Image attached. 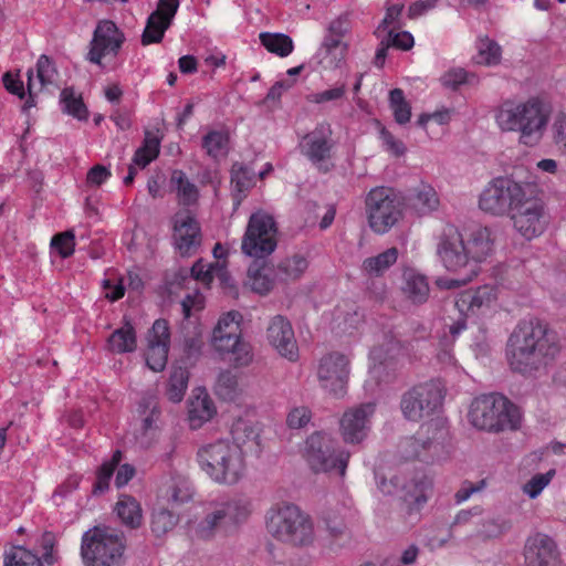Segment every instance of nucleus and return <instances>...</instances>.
Returning <instances> with one entry per match:
<instances>
[{
  "label": "nucleus",
  "mask_w": 566,
  "mask_h": 566,
  "mask_svg": "<svg viewBox=\"0 0 566 566\" xmlns=\"http://www.w3.org/2000/svg\"><path fill=\"white\" fill-rule=\"evenodd\" d=\"M559 353L558 337L538 318L521 321L509 337L506 358L510 368L531 376Z\"/></svg>",
  "instance_id": "nucleus-1"
},
{
  "label": "nucleus",
  "mask_w": 566,
  "mask_h": 566,
  "mask_svg": "<svg viewBox=\"0 0 566 566\" xmlns=\"http://www.w3.org/2000/svg\"><path fill=\"white\" fill-rule=\"evenodd\" d=\"M552 115L551 106L538 97L506 98L493 109L494 124L501 133H516L518 142L535 146L543 139Z\"/></svg>",
  "instance_id": "nucleus-2"
},
{
  "label": "nucleus",
  "mask_w": 566,
  "mask_h": 566,
  "mask_svg": "<svg viewBox=\"0 0 566 566\" xmlns=\"http://www.w3.org/2000/svg\"><path fill=\"white\" fill-rule=\"evenodd\" d=\"M196 463L201 473L217 485H237L247 474L245 450L229 438H218L199 446Z\"/></svg>",
  "instance_id": "nucleus-3"
},
{
  "label": "nucleus",
  "mask_w": 566,
  "mask_h": 566,
  "mask_svg": "<svg viewBox=\"0 0 566 566\" xmlns=\"http://www.w3.org/2000/svg\"><path fill=\"white\" fill-rule=\"evenodd\" d=\"M265 526L272 537L295 546L310 545L315 536L311 516L290 502L273 505L266 513Z\"/></svg>",
  "instance_id": "nucleus-4"
},
{
  "label": "nucleus",
  "mask_w": 566,
  "mask_h": 566,
  "mask_svg": "<svg viewBox=\"0 0 566 566\" xmlns=\"http://www.w3.org/2000/svg\"><path fill=\"white\" fill-rule=\"evenodd\" d=\"M468 419L479 430L499 432L515 430L521 421V412L503 395L489 394L472 401Z\"/></svg>",
  "instance_id": "nucleus-5"
},
{
  "label": "nucleus",
  "mask_w": 566,
  "mask_h": 566,
  "mask_svg": "<svg viewBox=\"0 0 566 566\" xmlns=\"http://www.w3.org/2000/svg\"><path fill=\"white\" fill-rule=\"evenodd\" d=\"M242 315L237 311L223 314L212 332L211 345L223 359L235 367H244L253 359L252 348L242 339Z\"/></svg>",
  "instance_id": "nucleus-6"
},
{
  "label": "nucleus",
  "mask_w": 566,
  "mask_h": 566,
  "mask_svg": "<svg viewBox=\"0 0 566 566\" xmlns=\"http://www.w3.org/2000/svg\"><path fill=\"white\" fill-rule=\"evenodd\" d=\"M302 455L312 471L335 473L343 478L350 453L332 434L314 432L305 441Z\"/></svg>",
  "instance_id": "nucleus-7"
},
{
  "label": "nucleus",
  "mask_w": 566,
  "mask_h": 566,
  "mask_svg": "<svg viewBox=\"0 0 566 566\" xmlns=\"http://www.w3.org/2000/svg\"><path fill=\"white\" fill-rule=\"evenodd\" d=\"M527 187L507 176L492 178L478 197V207L485 214L505 217L523 199Z\"/></svg>",
  "instance_id": "nucleus-8"
},
{
  "label": "nucleus",
  "mask_w": 566,
  "mask_h": 566,
  "mask_svg": "<svg viewBox=\"0 0 566 566\" xmlns=\"http://www.w3.org/2000/svg\"><path fill=\"white\" fill-rule=\"evenodd\" d=\"M122 536L106 528L95 527L84 534L82 556L86 566H123Z\"/></svg>",
  "instance_id": "nucleus-9"
},
{
  "label": "nucleus",
  "mask_w": 566,
  "mask_h": 566,
  "mask_svg": "<svg viewBox=\"0 0 566 566\" xmlns=\"http://www.w3.org/2000/svg\"><path fill=\"white\" fill-rule=\"evenodd\" d=\"M277 245V227L272 214L258 210L251 214L242 238V252L262 259L274 252Z\"/></svg>",
  "instance_id": "nucleus-10"
},
{
  "label": "nucleus",
  "mask_w": 566,
  "mask_h": 566,
  "mask_svg": "<svg viewBox=\"0 0 566 566\" xmlns=\"http://www.w3.org/2000/svg\"><path fill=\"white\" fill-rule=\"evenodd\" d=\"M509 216L515 232L527 241L541 237L549 224L543 200L530 193L528 189Z\"/></svg>",
  "instance_id": "nucleus-11"
},
{
  "label": "nucleus",
  "mask_w": 566,
  "mask_h": 566,
  "mask_svg": "<svg viewBox=\"0 0 566 566\" xmlns=\"http://www.w3.org/2000/svg\"><path fill=\"white\" fill-rule=\"evenodd\" d=\"M366 214L370 229L384 234L391 229L401 216L395 191L388 187H375L366 196Z\"/></svg>",
  "instance_id": "nucleus-12"
},
{
  "label": "nucleus",
  "mask_w": 566,
  "mask_h": 566,
  "mask_svg": "<svg viewBox=\"0 0 566 566\" xmlns=\"http://www.w3.org/2000/svg\"><path fill=\"white\" fill-rule=\"evenodd\" d=\"M442 400L440 384L431 380L406 391L401 397L400 408L406 419L420 421L431 417L441 407Z\"/></svg>",
  "instance_id": "nucleus-13"
},
{
  "label": "nucleus",
  "mask_w": 566,
  "mask_h": 566,
  "mask_svg": "<svg viewBox=\"0 0 566 566\" xmlns=\"http://www.w3.org/2000/svg\"><path fill=\"white\" fill-rule=\"evenodd\" d=\"M437 240V256L448 272L471 273L472 269L476 270L458 228L446 226Z\"/></svg>",
  "instance_id": "nucleus-14"
},
{
  "label": "nucleus",
  "mask_w": 566,
  "mask_h": 566,
  "mask_svg": "<svg viewBox=\"0 0 566 566\" xmlns=\"http://www.w3.org/2000/svg\"><path fill=\"white\" fill-rule=\"evenodd\" d=\"M499 297L500 289L497 285L483 284L460 292L455 298V306L465 317L490 318L500 308Z\"/></svg>",
  "instance_id": "nucleus-15"
},
{
  "label": "nucleus",
  "mask_w": 566,
  "mask_h": 566,
  "mask_svg": "<svg viewBox=\"0 0 566 566\" xmlns=\"http://www.w3.org/2000/svg\"><path fill=\"white\" fill-rule=\"evenodd\" d=\"M350 363L352 357L340 352L323 355L316 369L319 386L335 397H343L347 391Z\"/></svg>",
  "instance_id": "nucleus-16"
},
{
  "label": "nucleus",
  "mask_w": 566,
  "mask_h": 566,
  "mask_svg": "<svg viewBox=\"0 0 566 566\" xmlns=\"http://www.w3.org/2000/svg\"><path fill=\"white\" fill-rule=\"evenodd\" d=\"M376 415L375 402L347 408L339 418V434L347 444H359L369 436Z\"/></svg>",
  "instance_id": "nucleus-17"
},
{
  "label": "nucleus",
  "mask_w": 566,
  "mask_h": 566,
  "mask_svg": "<svg viewBox=\"0 0 566 566\" xmlns=\"http://www.w3.org/2000/svg\"><path fill=\"white\" fill-rule=\"evenodd\" d=\"M124 41L123 32L113 21H99L90 43L87 60L93 64L103 66V60H113L117 56Z\"/></svg>",
  "instance_id": "nucleus-18"
},
{
  "label": "nucleus",
  "mask_w": 566,
  "mask_h": 566,
  "mask_svg": "<svg viewBox=\"0 0 566 566\" xmlns=\"http://www.w3.org/2000/svg\"><path fill=\"white\" fill-rule=\"evenodd\" d=\"M334 146L332 128L328 124H319L306 134L300 143L301 153L319 170L328 171L327 164Z\"/></svg>",
  "instance_id": "nucleus-19"
},
{
  "label": "nucleus",
  "mask_w": 566,
  "mask_h": 566,
  "mask_svg": "<svg viewBox=\"0 0 566 566\" xmlns=\"http://www.w3.org/2000/svg\"><path fill=\"white\" fill-rule=\"evenodd\" d=\"M524 563L525 566H565L556 542L543 533L527 537Z\"/></svg>",
  "instance_id": "nucleus-20"
},
{
  "label": "nucleus",
  "mask_w": 566,
  "mask_h": 566,
  "mask_svg": "<svg viewBox=\"0 0 566 566\" xmlns=\"http://www.w3.org/2000/svg\"><path fill=\"white\" fill-rule=\"evenodd\" d=\"M266 340L283 358L290 361L298 359V346L291 322L282 315L274 316L266 328Z\"/></svg>",
  "instance_id": "nucleus-21"
},
{
  "label": "nucleus",
  "mask_w": 566,
  "mask_h": 566,
  "mask_svg": "<svg viewBox=\"0 0 566 566\" xmlns=\"http://www.w3.org/2000/svg\"><path fill=\"white\" fill-rule=\"evenodd\" d=\"M146 364L154 371H161L168 360L170 333L167 321L157 319L147 335Z\"/></svg>",
  "instance_id": "nucleus-22"
},
{
  "label": "nucleus",
  "mask_w": 566,
  "mask_h": 566,
  "mask_svg": "<svg viewBox=\"0 0 566 566\" xmlns=\"http://www.w3.org/2000/svg\"><path fill=\"white\" fill-rule=\"evenodd\" d=\"M172 241L182 256L191 255L198 250L201 243L200 227L188 212H178L174 217Z\"/></svg>",
  "instance_id": "nucleus-23"
},
{
  "label": "nucleus",
  "mask_w": 566,
  "mask_h": 566,
  "mask_svg": "<svg viewBox=\"0 0 566 566\" xmlns=\"http://www.w3.org/2000/svg\"><path fill=\"white\" fill-rule=\"evenodd\" d=\"M179 0H159L157 9L148 17L142 35V43L149 45L159 43L166 30L170 27L177 10Z\"/></svg>",
  "instance_id": "nucleus-24"
},
{
  "label": "nucleus",
  "mask_w": 566,
  "mask_h": 566,
  "mask_svg": "<svg viewBox=\"0 0 566 566\" xmlns=\"http://www.w3.org/2000/svg\"><path fill=\"white\" fill-rule=\"evenodd\" d=\"M122 452L116 450L112 458L105 461L97 471L96 482L93 488L94 493H103L109 488L111 480L116 471L115 485L120 489L128 484L135 476L136 469L129 463L120 464Z\"/></svg>",
  "instance_id": "nucleus-25"
},
{
  "label": "nucleus",
  "mask_w": 566,
  "mask_h": 566,
  "mask_svg": "<svg viewBox=\"0 0 566 566\" xmlns=\"http://www.w3.org/2000/svg\"><path fill=\"white\" fill-rule=\"evenodd\" d=\"M59 72L54 62L46 55H41L36 62L35 72L28 71V92L29 98L24 104V108H31L35 105L34 96L43 90L52 86L57 87Z\"/></svg>",
  "instance_id": "nucleus-26"
},
{
  "label": "nucleus",
  "mask_w": 566,
  "mask_h": 566,
  "mask_svg": "<svg viewBox=\"0 0 566 566\" xmlns=\"http://www.w3.org/2000/svg\"><path fill=\"white\" fill-rule=\"evenodd\" d=\"M216 415V405L206 388H195L187 402V421L189 428L191 430H198Z\"/></svg>",
  "instance_id": "nucleus-27"
},
{
  "label": "nucleus",
  "mask_w": 566,
  "mask_h": 566,
  "mask_svg": "<svg viewBox=\"0 0 566 566\" xmlns=\"http://www.w3.org/2000/svg\"><path fill=\"white\" fill-rule=\"evenodd\" d=\"M494 241L493 231L488 227L474 229L469 238L464 240L468 253L475 269H480V264L493 254Z\"/></svg>",
  "instance_id": "nucleus-28"
},
{
  "label": "nucleus",
  "mask_w": 566,
  "mask_h": 566,
  "mask_svg": "<svg viewBox=\"0 0 566 566\" xmlns=\"http://www.w3.org/2000/svg\"><path fill=\"white\" fill-rule=\"evenodd\" d=\"M348 44L333 36H325L313 60L323 70L340 69L346 61Z\"/></svg>",
  "instance_id": "nucleus-29"
},
{
  "label": "nucleus",
  "mask_w": 566,
  "mask_h": 566,
  "mask_svg": "<svg viewBox=\"0 0 566 566\" xmlns=\"http://www.w3.org/2000/svg\"><path fill=\"white\" fill-rule=\"evenodd\" d=\"M120 522L129 528H138L143 524L144 515L140 503L132 495L122 494L114 509Z\"/></svg>",
  "instance_id": "nucleus-30"
},
{
  "label": "nucleus",
  "mask_w": 566,
  "mask_h": 566,
  "mask_svg": "<svg viewBox=\"0 0 566 566\" xmlns=\"http://www.w3.org/2000/svg\"><path fill=\"white\" fill-rule=\"evenodd\" d=\"M191 275L196 281L209 286L213 280H218L223 287L230 286V275L223 264L219 261L206 264L201 260L196 262L191 268Z\"/></svg>",
  "instance_id": "nucleus-31"
},
{
  "label": "nucleus",
  "mask_w": 566,
  "mask_h": 566,
  "mask_svg": "<svg viewBox=\"0 0 566 566\" xmlns=\"http://www.w3.org/2000/svg\"><path fill=\"white\" fill-rule=\"evenodd\" d=\"M160 493L164 499L172 504L188 502L192 497L189 482L181 475H169L164 478L160 485Z\"/></svg>",
  "instance_id": "nucleus-32"
},
{
  "label": "nucleus",
  "mask_w": 566,
  "mask_h": 566,
  "mask_svg": "<svg viewBox=\"0 0 566 566\" xmlns=\"http://www.w3.org/2000/svg\"><path fill=\"white\" fill-rule=\"evenodd\" d=\"M170 188L176 193L178 202L182 206H193L199 199L198 187L180 169L171 171Z\"/></svg>",
  "instance_id": "nucleus-33"
},
{
  "label": "nucleus",
  "mask_w": 566,
  "mask_h": 566,
  "mask_svg": "<svg viewBox=\"0 0 566 566\" xmlns=\"http://www.w3.org/2000/svg\"><path fill=\"white\" fill-rule=\"evenodd\" d=\"M402 291L412 303H423L429 296L427 277L413 269L403 272Z\"/></svg>",
  "instance_id": "nucleus-34"
},
{
  "label": "nucleus",
  "mask_w": 566,
  "mask_h": 566,
  "mask_svg": "<svg viewBox=\"0 0 566 566\" xmlns=\"http://www.w3.org/2000/svg\"><path fill=\"white\" fill-rule=\"evenodd\" d=\"M398 249L389 248L377 255L366 258L361 264V271L370 277H379L385 274L398 260Z\"/></svg>",
  "instance_id": "nucleus-35"
},
{
  "label": "nucleus",
  "mask_w": 566,
  "mask_h": 566,
  "mask_svg": "<svg viewBox=\"0 0 566 566\" xmlns=\"http://www.w3.org/2000/svg\"><path fill=\"white\" fill-rule=\"evenodd\" d=\"M475 51L472 61L478 65L495 66L501 62L502 49L496 41L489 36H479L476 39Z\"/></svg>",
  "instance_id": "nucleus-36"
},
{
  "label": "nucleus",
  "mask_w": 566,
  "mask_h": 566,
  "mask_svg": "<svg viewBox=\"0 0 566 566\" xmlns=\"http://www.w3.org/2000/svg\"><path fill=\"white\" fill-rule=\"evenodd\" d=\"M410 203L418 214L426 216L438 209L440 200L431 185L421 184L415 189Z\"/></svg>",
  "instance_id": "nucleus-37"
},
{
  "label": "nucleus",
  "mask_w": 566,
  "mask_h": 566,
  "mask_svg": "<svg viewBox=\"0 0 566 566\" xmlns=\"http://www.w3.org/2000/svg\"><path fill=\"white\" fill-rule=\"evenodd\" d=\"M107 347L115 354L133 353L137 347V337L133 325L126 323L115 329L107 339Z\"/></svg>",
  "instance_id": "nucleus-38"
},
{
  "label": "nucleus",
  "mask_w": 566,
  "mask_h": 566,
  "mask_svg": "<svg viewBox=\"0 0 566 566\" xmlns=\"http://www.w3.org/2000/svg\"><path fill=\"white\" fill-rule=\"evenodd\" d=\"M223 514V511L216 507L202 521L189 526L190 536L197 539L212 538L221 526L227 525L222 518Z\"/></svg>",
  "instance_id": "nucleus-39"
},
{
  "label": "nucleus",
  "mask_w": 566,
  "mask_h": 566,
  "mask_svg": "<svg viewBox=\"0 0 566 566\" xmlns=\"http://www.w3.org/2000/svg\"><path fill=\"white\" fill-rule=\"evenodd\" d=\"M247 283L254 292L266 294L274 286L273 270L254 262L248 270Z\"/></svg>",
  "instance_id": "nucleus-40"
},
{
  "label": "nucleus",
  "mask_w": 566,
  "mask_h": 566,
  "mask_svg": "<svg viewBox=\"0 0 566 566\" xmlns=\"http://www.w3.org/2000/svg\"><path fill=\"white\" fill-rule=\"evenodd\" d=\"M223 511L222 518L226 524H239L244 522L252 512V503L248 499H233L227 503H222L217 507Z\"/></svg>",
  "instance_id": "nucleus-41"
},
{
  "label": "nucleus",
  "mask_w": 566,
  "mask_h": 566,
  "mask_svg": "<svg viewBox=\"0 0 566 566\" xmlns=\"http://www.w3.org/2000/svg\"><path fill=\"white\" fill-rule=\"evenodd\" d=\"M401 489L406 502L421 505L428 499L431 481L424 474H417L409 483L402 484Z\"/></svg>",
  "instance_id": "nucleus-42"
},
{
  "label": "nucleus",
  "mask_w": 566,
  "mask_h": 566,
  "mask_svg": "<svg viewBox=\"0 0 566 566\" xmlns=\"http://www.w3.org/2000/svg\"><path fill=\"white\" fill-rule=\"evenodd\" d=\"M261 44L271 53L286 57L294 50V43L291 36L284 33L262 32L259 35Z\"/></svg>",
  "instance_id": "nucleus-43"
},
{
  "label": "nucleus",
  "mask_w": 566,
  "mask_h": 566,
  "mask_svg": "<svg viewBox=\"0 0 566 566\" xmlns=\"http://www.w3.org/2000/svg\"><path fill=\"white\" fill-rule=\"evenodd\" d=\"M308 261L302 254H294L277 264V274L283 281H296L307 270Z\"/></svg>",
  "instance_id": "nucleus-44"
},
{
  "label": "nucleus",
  "mask_w": 566,
  "mask_h": 566,
  "mask_svg": "<svg viewBox=\"0 0 566 566\" xmlns=\"http://www.w3.org/2000/svg\"><path fill=\"white\" fill-rule=\"evenodd\" d=\"M159 151V138L147 132L143 145L134 154L133 164L143 169L158 157Z\"/></svg>",
  "instance_id": "nucleus-45"
},
{
  "label": "nucleus",
  "mask_w": 566,
  "mask_h": 566,
  "mask_svg": "<svg viewBox=\"0 0 566 566\" xmlns=\"http://www.w3.org/2000/svg\"><path fill=\"white\" fill-rule=\"evenodd\" d=\"M60 103L62 105V109L69 115L77 118L78 120L87 119L88 111L83 103L82 96L76 94L74 88L65 87L62 90Z\"/></svg>",
  "instance_id": "nucleus-46"
},
{
  "label": "nucleus",
  "mask_w": 566,
  "mask_h": 566,
  "mask_svg": "<svg viewBox=\"0 0 566 566\" xmlns=\"http://www.w3.org/2000/svg\"><path fill=\"white\" fill-rule=\"evenodd\" d=\"M189 373L184 367H175L171 370L166 395L171 402H180L188 388Z\"/></svg>",
  "instance_id": "nucleus-47"
},
{
  "label": "nucleus",
  "mask_w": 566,
  "mask_h": 566,
  "mask_svg": "<svg viewBox=\"0 0 566 566\" xmlns=\"http://www.w3.org/2000/svg\"><path fill=\"white\" fill-rule=\"evenodd\" d=\"M389 108L397 124L405 125L410 122L411 105L406 99L402 90L394 88L389 92Z\"/></svg>",
  "instance_id": "nucleus-48"
},
{
  "label": "nucleus",
  "mask_w": 566,
  "mask_h": 566,
  "mask_svg": "<svg viewBox=\"0 0 566 566\" xmlns=\"http://www.w3.org/2000/svg\"><path fill=\"white\" fill-rule=\"evenodd\" d=\"M229 137L220 130H212L202 138V148L207 155L218 159L226 157L228 154Z\"/></svg>",
  "instance_id": "nucleus-49"
},
{
  "label": "nucleus",
  "mask_w": 566,
  "mask_h": 566,
  "mask_svg": "<svg viewBox=\"0 0 566 566\" xmlns=\"http://www.w3.org/2000/svg\"><path fill=\"white\" fill-rule=\"evenodd\" d=\"M258 438V427L251 421L239 419L232 424L231 437L229 439L234 442H238L240 446H242V449L244 450V447L248 443L256 442Z\"/></svg>",
  "instance_id": "nucleus-50"
},
{
  "label": "nucleus",
  "mask_w": 566,
  "mask_h": 566,
  "mask_svg": "<svg viewBox=\"0 0 566 566\" xmlns=\"http://www.w3.org/2000/svg\"><path fill=\"white\" fill-rule=\"evenodd\" d=\"M441 84L444 87L455 90L462 84H475L479 77L474 73H469L462 67H453L448 70L441 77Z\"/></svg>",
  "instance_id": "nucleus-51"
},
{
  "label": "nucleus",
  "mask_w": 566,
  "mask_h": 566,
  "mask_svg": "<svg viewBox=\"0 0 566 566\" xmlns=\"http://www.w3.org/2000/svg\"><path fill=\"white\" fill-rule=\"evenodd\" d=\"M178 522V517L166 509L155 510L151 515V531L156 536H161L171 531Z\"/></svg>",
  "instance_id": "nucleus-52"
},
{
  "label": "nucleus",
  "mask_w": 566,
  "mask_h": 566,
  "mask_svg": "<svg viewBox=\"0 0 566 566\" xmlns=\"http://www.w3.org/2000/svg\"><path fill=\"white\" fill-rule=\"evenodd\" d=\"M254 172L249 167L235 163L231 169V182L234 186V189L244 193L248 189H250L253 185Z\"/></svg>",
  "instance_id": "nucleus-53"
},
{
  "label": "nucleus",
  "mask_w": 566,
  "mask_h": 566,
  "mask_svg": "<svg viewBox=\"0 0 566 566\" xmlns=\"http://www.w3.org/2000/svg\"><path fill=\"white\" fill-rule=\"evenodd\" d=\"M4 566H43L41 558L31 551L18 546L13 548L11 555H8Z\"/></svg>",
  "instance_id": "nucleus-54"
},
{
  "label": "nucleus",
  "mask_w": 566,
  "mask_h": 566,
  "mask_svg": "<svg viewBox=\"0 0 566 566\" xmlns=\"http://www.w3.org/2000/svg\"><path fill=\"white\" fill-rule=\"evenodd\" d=\"M555 470L551 469L545 473L535 474L530 479L522 488L524 494L530 499H536L543 490L549 485L553 478L555 476Z\"/></svg>",
  "instance_id": "nucleus-55"
},
{
  "label": "nucleus",
  "mask_w": 566,
  "mask_h": 566,
  "mask_svg": "<svg viewBox=\"0 0 566 566\" xmlns=\"http://www.w3.org/2000/svg\"><path fill=\"white\" fill-rule=\"evenodd\" d=\"M237 389L238 375L231 370L220 373L216 385L217 394L224 399H233L237 395Z\"/></svg>",
  "instance_id": "nucleus-56"
},
{
  "label": "nucleus",
  "mask_w": 566,
  "mask_h": 566,
  "mask_svg": "<svg viewBox=\"0 0 566 566\" xmlns=\"http://www.w3.org/2000/svg\"><path fill=\"white\" fill-rule=\"evenodd\" d=\"M51 247L61 258L66 259L71 256L75 250V235L73 231L55 234L51 240Z\"/></svg>",
  "instance_id": "nucleus-57"
},
{
  "label": "nucleus",
  "mask_w": 566,
  "mask_h": 566,
  "mask_svg": "<svg viewBox=\"0 0 566 566\" xmlns=\"http://www.w3.org/2000/svg\"><path fill=\"white\" fill-rule=\"evenodd\" d=\"M158 419V411L154 408L148 417L143 420L142 434L139 443L144 448H149L158 438V428L156 421Z\"/></svg>",
  "instance_id": "nucleus-58"
},
{
  "label": "nucleus",
  "mask_w": 566,
  "mask_h": 566,
  "mask_svg": "<svg viewBox=\"0 0 566 566\" xmlns=\"http://www.w3.org/2000/svg\"><path fill=\"white\" fill-rule=\"evenodd\" d=\"M395 346L391 344L390 348H384L382 346L374 347L369 353V373L373 377L379 378L382 366H386L388 359L392 356L389 355V352Z\"/></svg>",
  "instance_id": "nucleus-59"
},
{
  "label": "nucleus",
  "mask_w": 566,
  "mask_h": 566,
  "mask_svg": "<svg viewBox=\"0 0 566 566\" xmlns=\"http://www.w3.org/2000/svg\"><path fill=\"white\" fill-rule=\"evenodd\" d=\"M379 139L381 140L382 148L395 157H400L406 154L405 144L396 138L386 127L381 126L379 129Z\"/></svg>",
  "instance_id": "nucleus-60"
},
{
  "label": "nucleus",
  "mask_w": 566,
  "mask_h": 566,
  "mask_svg": "<svg viewBox=\"0 0 566 566\" xmlns=\"http://www.w3.org/2000/svg\"><path fill=\"white\" fill-rule=\"evenodd\" d=\"M346 93L345 84L328 88L322 92L312 93L307 96V101L313 104H325L344 97Z\"/></svg>",
  "instance_id": "nucleus-61"
},
{
  "label": "nucleus",
  "mask_w": 566,
  "mask_h": 566,
  "mask_svg": "<svg viewBox=\"0 0 566 566\" xmlns=\"http://www.w3.org/2000/svg\"><path fill=\"white\" fill-rule=\"evenodd\" d=\"M312 419L311 410L305 406L293 408L286 418L287 426L292 429L304 428Z\"/></svg>",
  "instance_id": "nucleus-62"
},
{
  "label": "nucleus",
  "mask_w": 566,
  "mask_h": 566,
  "mask_svg": "<svg viewBox=\"0 0 566 566\" xmlns=\"http://www.w3.org/2000/svg\"><path fill=\"white\" fill-rule=\"evenodd\" d=\"M205 306V297L201 293L195 292L188 294L181 302L182 313L186 318H190Z\"/></svg>",
  "instance_id": "nucleus-63"
},
{
  "label": "nucleus",
  "mask_w": 566,
  "mask_h": 566,
  "mask_svg": "<svg viewBox=\"0 0 566 566\" xmlns=\"http://www.w3.org/2000/svg\"><path fill=\"white\" fill-rule=\"evenodd\" d=\"M553 137L555 144L566 154V115L560 113L553 124Z\"/></svg>",
  "instance_id": "nucleus-64"
}]
</instances>
